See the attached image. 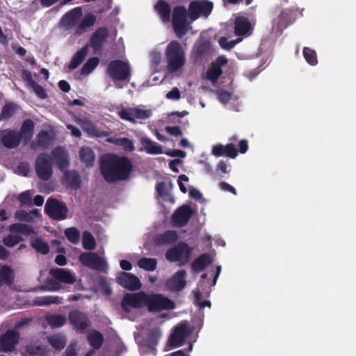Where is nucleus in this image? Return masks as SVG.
<instances>
[{
	"instance_id": "5fc2aeb1",
	"label": "nucleus",
	"mask_w": 356,
	"mask_h": 356,
	"mask_svg": "<svg viewBox=\"0 0 356 356\" xmlns=\"http://www.w3.org/2000/svg\"><path fill=\"white\" fill-rule=\"evenodd\" d=\"M10 230L13 232L31 234L33 232V228L28 225L16 222L10 226Z\"/></svg>"
},
{
	"instance_id": "0e129e2a",
	"label": "nucleus",
	"mask_w": 356,
	"mask_h": 356,
	"mask_svg": "<svg viewBox=\"0 0 356 356\" xmlns=\"http://www.w3.org/2000/svg\"><path fill=\"white\" fill-rule=\"evenodd\" d=\"M165 97L170 99L177 100L181 98V93L177 87H173L172 90L166 93Z\"/></svg>"
},
{
	"instance_id": "20e7f679",
	"label": "nucleus",
	"mask_w": 356,
	"mask_h": 356,
	"mask_svg": "<svg viewBox=\"0 0 356 356\" xmlns=\"http://www.w3.org/2000/svg\"><path fill=\"white\" fill-rule=\"evenodd\" d=\"M188 10L184 6H175L171 14V23L177 37L182 38L187 34L189 24L187 21Z\"/></svg>"
},
{
	"instance_id": "a18cd8bd",
	"label": "nucleus",
	"mask_w": 356,
	"mask_h": 356,
	"mask_svg": "<svg viewBox=\"0 0 356 356\" xmlns=\"http://www.w3.org/2000/svg\"><path fill=\"white\" fill-rule=\"evenodd\" d=\"M202 282H200L198 289L193 291L195 303L197 304L200 309H202L204 307H210L211 305L210 300H201L202 296L200 289H202Z\"/></svg>"
},
{
	"instance_id": "2eb2a0df",
	"label": "nucleus",
	"mask_w": 356,
	"mask_h": 356,
	"mask_svg": "<svg viewBox=\"0 0 356 356\" xmlns=\"http://www.w3.org/2000/svg\"><path fill=\"white\" fill-rule=\"evenodd\" d=\"M192 332L193 328L188 327L187 323H179L175 328L169 339L170 344L175 348L180 347Z\"/></svg>"
},
{
	"instance_id": "bb28decb",
	"label": "nucleus",
	"mask_w": 356,
	"mask_h": 356,
	"mask_svg": "<svg viewBox=\"0 0 356 356\" xmlns=\"http://www.w3.org/2000/svg\"><path fill=\"white\" fill-rule=\"evenodd\" d=\"M51 156L57 167L64 170L69 166V158L66 151L62 147H57L52 149Z\"/></svg>"
},
{
	"instance_id": "13d9d810",
	"label": "nucleus",
	"mask_w": 356,
	"mask_h": 356,
	"mask_svg": "<svg viewBox=\"0 0 356 356\" xmlns=\"http://www.w3.org/2000/svg\"><path fill=\"white\" fill-rule=\"evenodd\" d=\"M117 145L122 147V148L127 152L134 151V142L127 138H122L118 140Z\"/></svg>"
},
{
	"instance_id": "e433bc0d",
	"label": "nucleus",
	"mask_w": 356,
	"mask_h": 356,
	"mask_svg": "<svg viewBox=\"0 0 356 356\" xmlns=\"http://www.w3.org/2000/svg\"><path fill=\"white\" fill-rule=\"evenodd\" d=\"M63 300V298L58 297V296H43L42 297H36L33 302L38 306H47L52 304H62Z\"/></svg>"
},
{
	"instance_id": "aec40b11",
	"label": "nucleus",
	"mask_w": 356,
	"mask_h": 356,
	"mask_svg": "<svg viewBox=\"0 0 356 356\" xmlns=\"http://www.w3.org/2000/svg\"><path fill=\"white\" fill-rule=\"evenodd\" d=\"M117 282L131 291L140 289L142 286V283L137 276L131 273H124V271L120 273L117 278Z\"/></svg>"
},
{
	"instance_id": "412c9836",
	"label": "nucleus",
	"mask_w": 356,
	"mask_h": 356,
	"mask_svg": "<svg viewBox=\"0 0 356 356\" xmlns=\"http://www.w3.org/2000/svg\"><path fill=\"white\" fill-rule=\"evenodd\" d=\"M193 214V209L188 205H183L175 211L172 220L174 225L183 227L186 225Z\"/></svg>"
},
{
	"instance_id": "f3484780",
	"label": "nucleus",
	"mask_w": 356,
	"mask_h": 356,
	"mask_svg": "<svg viewBox=\"0 0 356 356\" xmlns=\"http://www.w3.org/2000/svg\"><path fill=\"white\" fill-rule=\"evenodd\" d=\"M118 115L123 120L136 122V119L149 118L152 115V111L138 108H129L121 109L118 111Z\"/></svg>"
},
{
	"instance_id": "6ab92c4d",
	"label": "nucleus",
	"mask_w": 356,
	"mask_h": 356,
	"mask_svg": "<svg viewBox=\"0 0 356 356\" xmlns=\"http://www.w3.org/2000/svg\"><path fill=\"white\" fill-rule=\"evenodd\" d=\"M54 140L52 132L42 129L35 136V139L31 143V149L36 151L38 149H47Z\"/></svg>"
},
{
	"instance_id": "423d86ee",
	"label": "nucleus",
	"mask_w": 356,
	"mask_h": 356,
	"mask_svg": "<svg viewBox=\"0 0 356 356\" xmlns=\"http://www.w3.org/2000/svg\"><path fill=\"white\" fill-rule=\"evenodd\" d=\"M145 306L149 312H160L174 309L173 301L161 293H146Z\"/></svg>"
},
{
	"instance_id": "6e6552de",
	"label": "nucleus",
	"mask_w": 356,
	"mask_h": 356,
	"mask_svg": "<svg viewBox=\"0 0 356 356\" xmlns=\"http://www.w3.org/2000/svg\"><path fill=\"white\" fill-rule=\"evenodd\" d=\"M44 212L52 220H63L67 218L69 209L65 203L49 197L46 202Z\"/></svg>"
},
{
	"instance_id": "4d7b16f0",
	"label": "nucleus",
	"mask_w": 356,
	"mask_h": 356,
	"mask_svg": "<svg viewBox=\"0 0 356 356\" xmlns=\"http://www.w3.org/2000/svg\"><path fill=\"white\" fill-rule=\"evenodd\" d=\"M21 241H23V238L17 235H11L10 234L8 236L3 238V243L8 247H14L19 244Z\"/></svg>"
},
{
	"instance_id": "e2e57ef3",
	"label": "nucleus",
	"mask_w": 356,
	"mask_h": 356,
	"mask_svg": "<svg viewBox=\"0 0 356 356\" xmlns=\"http://www.w3.org/2000/svg\"><path fill=\"white\" fill-rule=\"evenodd\" d=\"M218 98L219 102L221 103H228L232 99V92L225 90L220 91Z\"/></svg>"
},
{
	"instance_id": "2f4dec72",
	"label": "nucleus",
	"mask_w": 356,
	"mask_h": 356,
	"mask_svg": "<svg viewBox=\"0 0 356 356\" xmlns=\"http://www.w3.org/2000/svg\"><path fill=\"white\" fill-rule=\"evenodd\" d=\"M212 262L211 258L208 253H203L195 259L191 264V269L195 273L202 271Z\"/></svg>"
},
{
	"instance_id": "c03bdc74",
	"label": "nucleus",
	"mask_w": 356,
	"mask_h": 356,
	"mask_svg": "<svg viewBox=\"0 0 356 356\" xmlns=\"http://www.w3.org/2000/svg\"><path fill=\"white\" fill-rule=\"evenodd\" d=\"M83 247L86 250H94L95 248V238L91 232L85 231L83 233Z\"/></svg>"
},
{
	"instance_id": "9d476101",
	"label": "nucleus",
	"mask_w": 356,
	"mask_h": 356,
	"mask_svg": "<svg viewBox=\"0 0 356 356\" xmlns=\"http://www.w3.org/2000/svg\"><path fill=\"white\" fill-rule=\"evenodd\" d=\"M19 341V332L9 329L0 336V350L5 353H13Z\"/></svg>"
},
{
	"instance_id": "79ce46f5",
	"label": "nucleus",
	"mask_w": 356,
	"mask_h": 356,
	"mask_svg": "<svg viewBox=\"0 0 356 356\" xmlns=\"http://www.w3.org/2000/svg\"><path fill=\"white\" fill-rule=\"evenodd\" d=\"M46 322L51 328H58L66 323L67 318L63 314H49L46 316Z\"/></svg>"
},
{
	"instance_id": "a878e982",
	"label": "nucleus",
	"mask_w": 356,
	"mask_h": 356,
	"mask_svg": "<svg viewBox=\"0 0 356 356\" xmlns=\"http://www.w3.org/2000/svg\"><path fill=\"white\" fill-rule=\"evenodd\" d=\"M211 153L216 157L227 156L231 159L237 157V149L235 145L230 143L226 145L218 144L212 147Z\"/></svg>"
},
{
	"instance_id": "09e8293b",
	"label": "nucleus",
	"mask_w": 356,
	"mask_h": 356,
	"mask_svg": "<svg viewBox=\"0 0 356 356\" xmlns=\"http://www.w3.org/2000/svg\"><path fill=\"white\" fill-rule=\"evenodd\" d=\"M302 54L306 62L310 65H316L318 60L317 54L313 49L309 47H304L302 49Z\"/></svg>"
},
{
	"instance_id": "72a5a7b5",
	"label": "nucleus",
	"mask_w": 356,
	"mask_h": 356,
	"mask_svg": "<svg viewBox=\"0 0 356 356\" xmlns=\"http://www.w3.org/2000/svg\"><path fill=\"white\" fill-rule=\"evenodd\" d=\"M88 54V44H85L84 47L81 48L79 51L73 55L70 60L68 67L70 70H74L78 67L81 63L85 60L86 56Z\"/></svg>"
},
{
	"instance_id": "4468645a",
	"label": "nucleus",
	"mask_w": 356,
	"mask_h": 356,
	"mask_svg": "<svg viewBox=\"0 0 356 356\" xmlns=\"http://www.w3.org/2000/svg\"><path fill=\"white\" fill-rule=\"evenodd\" d=\"M145 292L126 293L122 299L121 305L122 310L129 312V307L141 308L145 306Z\"/></svg>"
},
{
	"instance_id": "8fccbe9b",
	"label": "nucleus",
	"mask_w": 356,
	"mask_h": 356,
	"mask_svg": "<svg viewBox=\"0 0 356 356\" xmlns=\"http://www.w3.org/2000/svg\"><path fill=\"white\" fill-rule=\"evenodd\" d=\"M222 73V68L219 65H216L215 63H212L206 74L207 78L211 81L215 83Z\"/></svg>"
},
{
	"instance_id": "de8ad7c7",
	"label": "nucleus",
	"mask_w": 356,
	"mask_h": 356,
	"mask_svg": "<svg viewBox=\"0 0 356 356\" xmlns=\"http://www.w3.org/2000/svg\"><path fill=\"white\" fill-rule=\"evenodd\" d=\"M31 245L37 252L42 254H47L49 252V245L41 238H35L31 241Z\"/></svg>"
},
{
	"instance_id": "338daca9",
	"label": "nucleus",
	"mask_w": 356,
	"mask_h": 356,
	"mask_svg": "<svg viewBox=\"0 0 356 356\" xmlns=\"http://www.w3.org/2000/svg\"><path fill=\"white\" fill-rule=\"evenodd\" d=\"M183 181H188V177L186 175H179L177 179V183L179 187V189L182 193L185 194L188 191L186 186L184 184Z\"/></svg>"
},
{
	"instance_id": "a211bd4d",
	"label": "nucleus",
	"mask_w": 356,
	"mask_h": 356,
	"mask_svg": "<svg viewBox=\"0 0 356 356\" xmlns=\"http://www.w3.org/2000/svg\"><path fill=\"white\" fill-rule=\"evenodd\" d=\"M0 140L6 148L13 149L20 144L19 131L15 129H5L0 131Z\"/></svg>"
},
{
	"instance_id": "4be33fe9",
	"label": "nucleus",
	"mask_w": 356,
	"mask_h": 356,
	"mask_svg": "<svg viewBox=\"0 0 356 356\" xmlns=\"http://www.w3.org/2000/svg\"><path fill=\"white\" fill-rule=\"evenodd\" d=\"M252 24L248 17H236L234 19V32L236 36L247 37L251 34Z\"/></svg>"
},
{
	"instance_id": "4c0bfd02",
	"label": "nucleus",
	"mask_w": 356,
	"mask_h": 356,
	"mask_svg": "<svg viewBox=\"0 0 356 356\" xmlns=\"http://www.w3.org/2000/svg\"><path fill=\"white\" fill-rule=\"evenodd\" d=\"M48 343L56 350H62L67 343L66 337L62 334H51L47 337Z\"/></svg>"
},
{
	"instance_id": "a19ab883",
	"label": "nucleus",
	"mask_w": 356,
	"mask_h": 356,
	"mask_svg": "<svg viewBox=\"0 0 356 356\" xmlns=\"http://www.w3.org/2000/svg\"><path fill=\"white\" fill-rule=\"evenodd\" d=\"M88 343L95 349H99L104 342V337L101 332L93 330L87 337Z\"/></svg>"
},
{
	"instance_id": "f03ea898",
	"label": "nucleus",
	"mask_w": 356,
	"mask_h": 356,
	"mask_svg": "<svg viewBox=\"0 0 356 356\" xmlns=\"http://www.w3.org/2000/svg\"><path fill=\"white\" fill-rule=\"evenodd\" d=\"M185 54L181 44L178 41H171L165 49V59L170 72H176L182 67L185 63Z\"/></svg>"
},
{
	"instance_id": "0eeeda50",
	"label": "nucleus",
	"mask_w": 356,
	"mask_h": 356,
	"mask_svg": "<svg viewBox=\"0 0 356 356\" xmlns=\"http://www.w3.org/2000/svg\"><path fill=\"white\" fill-rule=\"evenodd\" d=\"M106 72L113 80H129L131 75L129 63L121 60H111L107 65Z\"/></svg>"
},
{
	"instance_id": "9b49d317",
	"label": "nucleus",
	"mask_w": 356,
	"mask_h": 356,
	"mask_svg": "<svg viewBox=\"0 0 356 356\" xmlns=\"http://www.w3.org/2000/svg\"><path fill=\"white\" fill-rule=\"evenodd\" d=\"M35 172L42 180H47L52 177V163L49 154L40 153L35 160Z\"/></svg>"
},
{
	"instance_id": "603ef678",
	"label": "nucleus",
	"mask_w": 356,
	"mask_h": 356,
	"mask_svg": "<svg viewBox=\"0 0 356 356\" xmlns=\"http://www.w3.org/2000/svg\"><path fill=\"white\" fill-rule=\"evenodd\" d=\"M65 236L70 243L78 244L80 241V232L78 228L72 227H68L65 231Z\"/></svg>"
},
{
	"instance_id": "680f3d73",
	"label": "nucleus",
	"mask_w": 356,
	"mask_h": 356,
	"mask_svg": "<svg viewBox=\"0 0 356 356\" xmlns=\"http://www.w3.org/2000/svg\"><path fill=\"white\" fill-rule=\"evenodd\" d=\"M18 199L19 202H21L22 205L26 206V205H31V194L29 191H25L22 192Z\"/></svg>"
},
{
	"instance_id": "ea45409f",
	"label": "nucleus",
	"mask_w": 356,
	"mask_h": 356,
	"mask_svg": "<svg viewBox=\"0 0 356 356\" xmlns=\"http://www.w3.org/2000/svg\"><path fill=\"white\" fill-rule=\"evenodd\" d=\"M79 158L86 166H91L95 160V154L91 147H82L79 151Z\"/></svg>"
},
{
	"instance_id": "c9c22d12",
	"label": "nucleus",
	"mask_w": 356,
	"mask_h": 356,
	"mask_svg": "<svg viewBox=\"0 0 356 356\" xmlns=\"http://www.w3.org/2000/svg\"><path fill=\"white\" fill-rule=\"evenodd\" d=\"M0 280H1V286L3 283L8 286L14 283L15 271L8 265H3L0 267Z\"/></svg>"
},
{
	"instance_id": "052dcab7",
	"label": "nucleus",
	"mask_w": 356,
	"mask_h": 356,
	"mask_svg": "<svg viewBox=\"0 0 356 356\" xmlns=\"http://www.w3.org/2000/svg\"><path fill=\"white\" fill-rule=\"evenodd\" d=\"M31 88L35 92L37 96L41 99H44L47 97V92L41 85L38 84L36 81L32 83Z\"/></svg>"
},
{
	"instance_id": "ddd939ff",
	"label": "nucleus",
	"mask_w": 356,
	"mask_h": 356,
	"mask_svg": "<svg viewBox=\"0 0 356 356\" xmlns=\"http://www.w3.org/2000/svg\"><path fill=\"white\" fill-rule=\"evenodd\" d=\"M108 35L109 31L106 26L97 29L90 35L88 48L91 47L95 54L100 53Z\"/></svg>"
},
{
	"instance_id": "393cba45",
	"label": "nucleus",
	"mask_w": 356,
	"mask_h": 356,
	"mask_svg": "<svg viewBox=\"0 0 356 356\" xmlns=\"http://www.w3.org/2000/svg\"><path fill=\"white\" fill-rule=\"evenodd\" d=\"M35 123L31 118H26L21 124L19 136L20 141H23L24 144L31 140L34 134Z\"/></svg>"
},
{
	"instance_id": "864d4df0",
	"label": "nucleus",
	"mask_w": 356,
	"mask_h": 356,
	"mask_svg": "<svg viewBox=\"0 0 356 356\" xmlns=\"http://www.w3.org/2000/svg\"><path fill=\"white\" fill-rule=\"evenodd\" d=\"M95 19L96 18L93 14H88L85 16L81 22L78 25L76 32L82 33L85 31L88 27H90L95 24Z\"/></svg>"
},
{
	"instance_id": "49530a36",
	"label": "nucleus",
	"mask_w": 356,
	"mask_h": 356,
	"mask_svg": "<svg viewBox=\"0 0 356 356\" xmlns=\"http://www.w3.org/2000/svg\"><path fill=\"white\" fill-rule=\"evenodd\" d=\"M292 10H283L277 18V24L281 27H286L291 24Z\"/></svg>"
},
{
	"instance_id": "bf43d9fd",
	"label": "nucleus",
	"mask_w": 356,
	"mask_h": 356,
	"mask_svg": "<svg viewBox=\"0 0 356 356\" xmlns=\"http://www.w3.org/2000/svg\"><path fill=\"white\" fill-rule=\"evenodd\" d=\"M208 54V47L205 44H200L193 50V54L195 60H200L203 58L205 54Z\"/></svg>"
},
{
	"instance_id": "3c124183",
	"label": "nucleus",
	"mask_w": 356,
	"mask_h": 356,
	"mask_svg": "<svg viewBox=\"0 0 356 356\" xmlns=\"http://www.w3.org/2000/svg\"><path fill=\"white\" fill-rule=\"evenodd\" d=\"M99 59L97 56L91 57L88 59L82 66L81 67V73L88 74L92 72L97 66L99 65Z\"/></svg>"
},
{
	"instance_id": "69168bd1",
	"label": "nucleus",
	"mask_w": 356,
	"mask_h": 356,
	"mask_svg": "<svg viewBox=\"0 0 356 356\" xmlns=\"http://www.w3.org/2000/svg\"><path fill=\"white\" fill-rule=\"evenodd\" d=\"M165 131L168 134L174 136H181L183 134L181 129L178 126L166 127Z\"/></svg>"
},
{
	"instance_id": "37998d69",
	"label": "nucleus",
	"mask_w": 356,
	"mask_h": 356,
	"mask_svg": "<svg viewBox=\"0 0 356 356\" xmlns=\"http://www.w3.org/2000/svg\"><path fill=\"white\" fill-rule=\"evenodd\" d=\"M138 265L140 268L153 271L156 268L157 260L155 258L142 257L138 259Z\"/></svg>"
},
{
	"instance_id": "7ed1b4c3",
	"label": "nucleus",
	"mask_w": 356,
	"mask_h": 356,
	"mask_svg": "<svg viewBox=\"0 0 356 356\" xmlns=\"http://www.w3.org/2000/svg\"><path fill=\"white\" fill-rule=\"evenodd\" d=\"M193 248H190L185 242H179L166 250L165 256L170 262H178L180 267L188 263L192 255Z\"/></svg>"
},
{
	"instance_id": "f257e3e1",
	"label": "nucleus",
	"mask_w": 356,
	"mask_h": 356,
	"mask_svg": "<svg viewBox=\"0 0 356 356\" xmlns=\"http://www.w3.org/2000/svg\"><path fill=\"white\" fill-rule=\"evenodd\" d=\"M133 169V163L128 157L109 153L100 158V172L106 182L126 180L129 178Z\"/></svg>"
},
{
	"instance_id": "b1692460",
	"label": "nucleus",
	"mask_w": 356,
	"mask_h": 356,
	"mask_svg": "<svg viewBox=\"0 0 356 356\" xmlns=\"http://www.w3.org/2000/svg\"><path fill=\"white\" fill-rule=\"evenodd\" d=\"M50 275L58 282L65 284H74L76 281V277L74 273L69 269L54 268L50 270Z\"/></svg>"
},
{
	"instance_id": "6e6d98bb",
	"label": "nucleus",
	"mask_w": 356,
	"mask_h": 356,
	"mask_svg": "<svg viewBox=\"0 0 356 356\" xmlns=\"http://www.w3.org/2000/svg\"><path fill=\"white\" fill-rule=\"evenodd\" d=\"M243 41L242 38H237L235 40L228 41L226 37H220L219 39L220 47L226 50H231L237 43Z\"/></svg>"
},
{
	"instance_id": "39448f33",
	"label": "nucleus",
	"mask_w": 356,
	"mask_h": 356,
	"mask_svg": "<svg viewBox=\"0 0 356 356\" xmlns=\"http://www.w3.org/2000/svg\"><path fill=\"white\" fill-rule=\"evenodd\" d=\"M213 9V3L209 0H193L188 7V17L191 22L200 17L207 18Z\"/></svg>"
},
{
	"instance_id": "5701e85b",
	"label": "nucleus",
	"mask_w": 356,
	"mask_h": 356,
	"mask_svg": "<svg viewBox=\"0 0 356 356\" xmlns=\"http://www.w3.org/2000/svg\"><path fill=\"white\" fill-rule=\"evenodd\" d=\"M154 12L156 13L163 23H169L172 16V7L166 0H158L154 6Z\"/></svg>"
},
{
	"instance_id": "dca6fc26",
	"label": "nucleus",
	"mask_w": 356,
	"mask_h": 356,
	"mask_svg": "<svg viewBox=\"0 0 356 356\" xmlns=\"http://www.w3.org/2000/svg\"><path fill=\"white\" fill-rule=\"evenodd\" d=\"M187 273L186 270H178L170 279L165 281V287L170 292L181 291L186 286Z\"/></svg>"
},
{
	"instance_id": "f8f14e48",
	"label": "nucleus",
	"mask_w": 356,
	"mask_h": 356,
	"mask_svg": "<svg viewBox=\"0 0 356 356\" xmlns=\"http://www.w3.org/2000/svg\"><path fill=\"white\" fill-rule=\"evenodd\" d=\"M68 319L74 330L79 333H85L91 325L90 320L87 314L78 310L70 312Z\"/></svg>"
},
{
	"instance_id": "c85d7f7f",
	"label": "nucleus",
	"mask_w": 356,
	"mask_h": 356,
	"mask_svg": "<svg viewBox=\"0 0 356 356\" xmlns=\"http://www.w3.org/2000/svg\"><path fill=\"white\" fill-rule=\"evenodd\" d=\"M161 337V332L159 328L150 330L145 340V346L149 349V354L156 355V346Z\"/></svg>"
},
{
	"instance_id": "cd10ccee",
	"label": "nucleus",
	"mask_w": 356,
	"mask_h": 356,
	"mask_svg": "<svg viewBox=\"0 0 356 356\" xmlns=\"http://www.w3.org/2000/svg\"><path fill=\"white\" fill-rule=\"evenodd\" d=\"M82 15L81 7H75L74 9L68 11L61 19V23L67 29H71L78 24L79 20Z\"/></svg>"
},
{
	"instance_id": "58836bf2",
	"label": "nucleus",
	"mask_w": 356,
	"mask_h": 356,
	"mask_svg": "<svg viewBox=\"0 0 356 356\" xmlns=\"http://www.w3.org/2000/svg\"><path fill=\"white\" fill-rule=\"evenodd\" d=\"M76 122L79 124L83 130L88 135L92 136H99L98 129L92 122L87 118H80L76 120Z\"/></svg>"
},
{
	"instance_id": "774afa93",
	"label": "nucleus",
	"mask_w": 356,
	"mask_h": 356,
	"mask_svg": "<svg viewBox=\"0 0 356 356\" xmlns=\"http://www.w3.org/2000/svg\"><path fill=\"white\" fill-rule=\"evenodd\" d=\"M219 187L221 190L225 191H229L232 194L237 195V191L231 184L226 183L225 181H221L219 183Z\"/></svg>"
},
{
	"instance_id": "f704fd0d",
	"label": "nucleus",
	"mask_w": 356,
	"mask_h": 356,
	"mask_svg": "<svg viewBox=\"0 0 356 356\" xmlns=\"http://www.w3.org/2000/svg\"><path fill=\"white\" fill-rule=\"evenodd\" d=\"M140 141L142 147L148 154H159L163 152L162 147L148 138H142Z\"/></svg>"
},
{
	"instance_id": "1a4fd4ad",
	"label": "nucleus",
	"mask_w": 356,
	"mask_h": 356,
	"mask_svg": "<svg viewBox=\"0 0 356 356\" xmlns=\"http://www.w3.org/2000/svg\"><path fill=\"white\" fill-rule=\"evenodd\" d=\"M79 262L90 269L106 272L108 265L104 259L95 252H83L79 254Z\"/></svg>"
},
{
	"instance_id": "c756f323",
	"label": "nucleus",
	"mask_w": 356,
	"mask_h": 356,
	"mask_svg": "<svg viewBox=\"0 0 356 356\" xmlns=\"http://www.w3.org/2000/svg\"><path fill=\"white\" fill-rule=\"evenodd\" d=\"M64 182L67 187L77 190L80 188L81 179L79 172L76 170H66L63 172Z\"/></svg>"
},
{
	"instance_id": "7c9ffc66",
	"label": "nucleus",
	"mask_w": 356,
	"mask_h": 356,
	"mask_svg": "<svg viewBox=\"0 0 356 356\" xmlns=\"http://www.w3.org/2000/svg\"><path fill=\"white\" fill-rule=\"evenodd\" d=\"M20 110V106L15 102H7L1 108L0 122L8 121Z\"/></svg>"
},
{
	"instance_id": "473e14b6",
	"label": "nucleus",
	"mask_w": 356,
	"mask_h": 356,
	"mask_svg": "<svg viewBox=\"0 0 356 356\" xmlns=\"http://www.w3.org/2000/svg\"><path fill=\"white\" fill-rule=\"evenodd\" d=\"M177 238V232L168 230L157 235L154 238V242L157 245H169L175 243Z\"/></svg>"
}]
</instances>
